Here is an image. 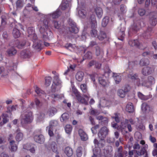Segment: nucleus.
<instances>
[{
    "mask_svg": "<svg viewBox=\"0 0 157 157\" xmlns=\"http://www.w3.org/2000/svg\"><path fill=\"white\" fill-rule=\"evenodd\" d=\"M21 123L22 124H27L32 122L33 119L32 113L29 110H24L21 115Z\"/></svg>",
    "mask_w": 157,
    "mask_h": 157,
    "instance_id": "nucleus-1",
    "label": "nucleus"
},
{
    "mask_svg": "<svg viewBox=\"0 0 157 157\" xmlns=\"http://www.w3.org/2000/svg\"><path fill=\"white\" fill-rule=\"evenodd\" d=\"M48 21L46 19L44 20L43 25L40 26L39 29V31L41 37L44 40H47L49 39L48 31H49L50 33H51L50 31L48 30Z\"/></svg>",
    "mask_w": 157,
    "mask_h": 157,
    "instance_id": "nucleus-2",
    "label": "nucleus"
},
{
    "mask_svg": "<svg viewBox=\"0 0 157 157\" xmlns=\"http://www.w3.org/2000/svg\"><path fill=\"white\" fill-rule=\"evenodd\" d=\"M72 92L75 95L76 98L79 102L85 105H87L89 97L86 95H84V97L81 96L80 93L78 91L77 89L73 87H72Z\"/></svg>",
    "mask_w": 157,
    "mask_h": 157,
    "instance_id": "nucleus-3",
    "label": "nucleus"
},
{
    "mask_svg": "<svg viewBox=\"0 0 157 157\" xmlns=\"http://www.w3.org/2000/svg\"><path fill=\"white\" fill-rule=\"evenodd\" d=\"M61 82L59 79V75H56L54 77L53 84L52 86L51 91L55 92L61 88Z\"/></svg>",
    "mask_w": 157,
    "mask_h": 157,
    "instance_id": "nucleus-4",
    "label": "nucleus"
},
{
    "mask_svg": "<svg viewBox=\"0 0 157 157\" xmlns=\"http://www.w3.org/2000/svg\"><path fill=\"white\" fill-rule=\"evenodd\" d=\"M109 129L106 126H103L99 130L98 136V137L101 139V140H105V139L108 135L109 132Z\"/></svg>",
    "mask_w": 157,
    "mask_h": 157,
    "instance_id": "nucleus-5",
    "label": "nucleus"
},
{
    "mask_svg": "<svg viewBox=\"0 0 157 157\" xmlns=\"http://www.w3.org/2000/svg\"><path fill=\"white\" fill-rule=\"evenodd\" d=\"M146 152V150L144 147H143L140 150H133L130 151L128 152V154L130 156L134 155V157H138L139 156H141L143 155Z\"/></svg>",
    "mask_w": 157,
    "mask_h": 157,
    "instance_id": "nucleus-6",
    "label": "nucleus"
},
{
    "mask_svg": "<svg viewBox=\"0 0 157 157\" xmlns=\"http://www.w3.org/2000/svg\"><path fill=\"white\" fill-rule=\"evenodd\" d=\"M68 23L70 26L69 28V31L75 34L78 33V30L74 21L72 19L69 18L68 20Z\"/></svg>",
    "mask_w": 157,
    "mask_h": 157,
    "instance_id": "nucleus-7",
    "label": "nucleus"
},
{
    "mask_svg": "<svg viewBox=\"0 0 157 157\" xmlns=\"http://www.w3.org/2000/svg\"><path fill=\"white\" fill-rule=\"evenodd\" d=\"M125 29V26L124 25H121L118 27V38L119 40L123 41L124 38L125 34L124 32Z\"/></svg>",
    "mask_w": 157,
    "mask_h": 157,
    "instance_id": "nucleus-8",
    "label": "nucleus"
},
{
    "mask_svg": "<svg viewBox=\"0 0 157 157\" xmlns=\"http://www.w3.org/2000/svg\"><path fill=\"white\" fill-rule=\"evenodd\" d=\"M32 56V52L29 49H24L20 52L21 57L23 59L29 58Z\"/></svg>",
    "mask_w": 157,
    "mask_h": 157,
    "instance_id": "nucleus-9",
    "label": "nucleus"
},
{
    "mask_svg": "<svg viewBox=\"0 0 157 157\" xmlns=\"http://www.w3.org/2000/svg\"><path fill=\"white\" fill-rule=\"evenodd\" d=\"M157 14L156 13H152L150 15L149 23L152 26L156 25L157 21Z\"/></svg>",
    "mask_w": 157,
    "mask_h": 157,
    "instance_id": "nucleus-10",
    "label": "nucleus"
},
{
    "mask_svg": "<svg viewBox=\"0 0 157 157\" xmlns=\"http://www.w3.org/2000/svg\"><path fill=\"white\" fill-rule=\"evenodd\" d=\"M96 118L97 119L100 121L99 124L102 126L106 125L108 123V119L106 117L100 115L96 117Z\"/></svg>",
    "mask_w": 157,
    "mask_h": 157,
    "instance_id": "nucleus-11",
    "label": "nucleus"
},
{
    "mask_svg": "<svg viewBox=\"0 0 157 157\" xmlns=\"http://www.w3.org/2000/svg\"><path fill=\"white\" fill-rule=\"evenodd\" d=\"M128 77L130 78L134 83L139 86L140 84V79L138 78V75L136 73L134 74H130L128 75Z\"/></svg>",
    "mask_w": 157,
    "mask_h": 157,
    "instance_id": "nucleus-12",
    "label": "nucleus"
},
{
    "mask_svg": "<svg viewBox=\"0 0 157 157\" xmlns=\"http://www.w3.org/2000/svg\"><path fill=\"white\" fill-rule=\"evenodd\" d=\"M7 56L10 57L14 56L17 53V51L15 48L12 46L8 48L6 51Z\"/></svg>",
    "mask_w": 157,
    "mask_h": 157,
    "instance_id": "nucleus-13",
    "label": "nucleus"
},
{
    "mask_svg": "<svg viewBox=\"0 0 157 157\" xmlns=\"http://www.w3.org/2000/svg\"><path fill=\"white\" fill-rule=\"evenodd\" d=\"M28 36L31 38H33V40H36L37 39L36 35L35 34L34 29L33 28H29L27 30Z\"/></svg>",
    "mask_w": 157,
    "mask_h": 157,
    "instance_id": "nucleus-14",
    "label": "nucleus"
},
{
    "mask_svg": "<svg viewBox=\"0 0 157 157\" xmlns=\"http://www.w3.org/2000/svg\"><path fill=\"white\" fill-rule=\"evenodd\" d=\"M33 48L38 51L41 49V45L40 41L36 40H33Z\"/></svg>",
    "mask_w": 157,
    "mask_h": 157,
    "instance_id": "nucleus-15",
    "label": "nucleus"
},
{
    "mask_svg": "<svg viewBox=\"0 0 157 157\" xmlns=\"http://www.w3.org/2000/svg\"><path fill=\"white\" fill-rule=\"evenodd\" d=\"M34 139L35 142L40 144L44 143L45 140L44 136L41 134L35 135L34 137Z\"/></svg>",
    "mask_w": 157,
    "mask_h": 157,
    "instance_id": "nucleus-16",
    "label": "nucleus"
},
{
    "mask_svg": "<svg viewBox=\"0 0 157 157\" xmlns=\"http://www.w3.org/2000/svg\"><path fill=\"white\" fill-rule=\"evenodd\" d=\"M33 10L32 5L29 3L27 4L23 11L24 15L25 16L28 14L29 12Z\"/></svg>",
    "mask_w": 157,
    "mask_h": 157,
    "instance_id": "nucleus-17",
    "label": "nucleus"
},
{
    "mask_svg": "<svg viewBox=\"0 0 157 157\" xmlns=\"http://www.w3.org/2000/svg\"><path fill=\"white\" fill-rule=\"evenodd\" d=\"M16 10H20L24 6L25 3L24 0H17L16 2Z\"/></svg>",
    "mask_w": 157,
    "mask_h": 157,
    "instance_id": "nucleus-18",
    "label": "nucleus"
},
{
    "mask_svg": "<svg viewBox=\"0 0 157 157\" xmlns=\"http://www.w3.org/2000/svg\"><path fill=\"white\" fill-rule=\"evenodd\" d=\"M51 97L52 99V101L55 102L56 101L62 98H63V95L62 94H58L56 93L52 94H51Z\"/></svg>",
    "mask_w": 157,
    "mask_h": 157,
    "instance_id": "nucleus-19",
    "label": "nucleus"
},
{
    "mask_svg": "<svg viewBox=\"0 0 157 157\" xmlns=\"http://www.w3.org/2000/svg\"><path fill=\"white\" fill-rule=\"evenodd\" d=\"M78 134L80 136L81 139L83 141H86L88 139V137L87 134L83 131L80 129L78 130Z\"/></svg>",
    "mask_w": 157,
    "mask_h": 157,
    "instance_id": "nucleus-20",
    "label": "nucleus"
},
{
    "mask_svg": "<svg viewBox=\"0 0 157 157\" xmlns=\"http://www.w3.org/2000/svg\"><path fill=\"white\" fill-rule=\"evenodd\" d=\"M48 147L50 148L53 152H55L57 154L58 153L57 151V145L55 142L52 141L50 143Z\"/></svg>",
    "mask_w": 157,
    "mask_h": 157,
    "instance_id": "nucleus-21",
    "label": "nucleus"
},
{
    "mask_svg": "<svg viewBox=\"0 0 157 157\" xmlns=\"http://www.w3.org/2000/svg\"><path fill=\"white\" fill-rule=\"evenodd\" d=\"M100 139L99 141H98L97 139H95L94 141V143L95 146L102 147L104 145L105 141L103 140L101 141V139Z\"/></svg>",
    "mask_w": 157,
    "mask_h": 157,
    "instance_id": "nucleus-22",
    "label": "nucleus"
},
{
    "mask_svg": "<svg viewBox=\"0 0 157 157\" xmlns=\"http://www.w3.org/2000/svg\"><path fill=\"white\" fill-rule=\"evenodd\" d=\"M84 75V73L83 72H78L75 75V78L78 81L81 82L83 79Z\"/></svg>",
    "mask_w": 157,
    "mask_h": 157,
    "instance_id": "nucleus-23",
    "label": "nucleus"
},
{
    "mask_svg": "<svg viewBox=\"0 0 157 157\" xmlns=\"http://www.w3.org/2000/svg\"><path fill=\"white\" fill-rule=\"evenodd\" d=\"M57 112V109L55 108L50 107L48 111V114L50 117H52Z\"/></svg>",
    "mask_w": 157,
    "mask_h": 157,
    "instance_id": "nucleus-24",
    "label": "nucleus"
},
{
    "mask_svg": "<svg viewBox=\"0 0 157 157\" xmlns=\"http://www.w3.org/2000/svg\"><path fill=\"white\" fill-rule=\"evenodd\" d=\"M101 150L99 147H95L93 149V155L92 157H100L101 156Z\"/></svg>",
    "mask_w": 157,
    "mask_h": 157,
    "instance_id": "nucleus-25",
    "label": "nucleus"
},
{
    "mask_svg": "<svg viewBox=\"0 0 157 157\" xmlns=\"http://www.w3.org/2000/svg\"><path fill=\"white\" fill-rule=\"evenodd\" d=\"M101 150L99 147H95L93 149V155L92 157H100L101 156Z\"/></svg>",
    "mask_w": 157,
    "mask_h": 157,
    "instance_id": "nucleus-26",
    "label": "nucleus"
},
{
    "mask_svg": "<svg viewBox=\"0 0 157 157\" xmlns=\"http://www.w3.org/2000/svg\"><path fill=\"white\" fill-rule=\"evenodd\" d=\"M90 20L92 29H96L97 27V22L94 15L91 16Z\"/></svg>",
    "mask_w": 157,
    "mask_h": 157,
    "instance_id": "nucleus-27",
    "label": "nucleus"
},
{
    "mask_svg": "<svg viewBox=\"0 0 157 157\" xmlns=\"http://www.w3.org/2000/svg\"><path fill=\"white\" fill-rule=\"evenodd\" d=\"M94 11L98 17L99 18H101L103 14L102 8L99 7H96L95 8Z\"/></svg>",
    "mask_w": 157,
    "mask_h": 157,
    "instance_id": "nucleus-28",
    "label": "nucleus"
},
{
    "mask_svg": "<svg viewBox=\"0 0 157 157\" xmlns=\"http://www.w3.org/2000/svg\"><path fill=\"white\" fill-rule=\"evenodd\" d=\"M151 68L149 67H144L142 70V72L144 75H148L151 73Z\"/></svg>",
    "mask_w": 157,
    "mask_h": 157,
    "instance_id": "nucleus-29",
    "label": "nucleus"
},
{
    "mask_svg": "<svg viewBox=\"0 0 157 157\" xmlns=\"http://www.w3.org/2000/svg\"><path fill=\"white\" fill-rule=\"evenodd\" d=\"M17 134L16 136V139L17 141H19L22 139L23 137V134L20 132V130L19 129H18L16 131Z\"/></svg>",
    "mask_w": 157,
    "mask_h": 157,
    "instance_id": "nucleus-30",
    "label": "nucleus"
},
{
    "mask_svg": "<svg viewBox=\"0 0 157 157\" xmlns=\"http://www.w3.org/2000/svg\"><path fill=\"white\" fill-rule=\"evenodd\" d=\"M64 152L67 156L71 157L73 153L72 149L69 147H67L65 149Z\"/></svg>",
    "mask_w": 157,
    "mask_h": 157,
    "instance_id": "nucleus-31",
    "label": "nucleus"
},
{
    "mask_svg": "<svg viewBox=\"0 0 157 157\" xmlns=\"http://www.w3.org/2000/svg\"><path fill=\"white\" fill-rule=\"evenodd\" d=\"M78 13L79 16L82 18H84L86 16V12L84 9L79 8V7L77 8Z\"/></svg>",
    "mask_w": 157,
    "mask_h": 157,
    "instance_id": "nucleus-32",
    "label": "nucleus"
},
{
    "mask_svg": "<svg viewBox=\"0 0 157 157\" xmlns=\"http://www.w3.org/2000/svg\"><path fill=\"white\" fill-rule=\"evenodd\" d=\"M149 60L147 59L142 58L140 61L139 64L140 66L148 65L149 64Z\"/></svg>",
    "mask_w": 157,
    "mask_h": 157,
    "instance_id": "nucleus-33",
    "label": "nucleus"
},
{
    "mask_svg": "<svg viewBox=\"0 0 157 157\" xmlns=\"http://www.w3.org/2000/svg\"><path fill=\"white\" fill-rule=\"evenodd\" d=\"M9 63L8 65H7L8 69L10 71L14 70L16 68V64L11 61Z\"/></svg>",
    "mask_w": 157,
    "mask_h": 157,
    "instance_id": "nucleus-34",
    "label": "nucleus"
},
{
    "mask_svg": "<svg viewBox=\"0 0 157 157\" xmlns=\"http://www.w3.org/2000/svg\"><path fill=\"white\" fill-rule=\"evenodd\" d=\"M126 110L129 113H132L134 110V109L132 104L129 103L126 106Z\"/></svg>",
    "mask_w": 157,
    "mask_h": 157,
    "instance_id": "nucleus-35",
    "label": "nucleus"
},
{
    "mask_svg": "<svg viewBox=\"0 0 157 157\" xmlns=\"http://www.w3.org/2000/svg\"><path fill=\"white\" fill-rule=\"evenodd\" d=\"M113 77L114 78V80L116 84H119L121 81V78L120 75H118L117 74L113 73Z\"/></svg>",
    "mask_w": 157,
    "mask_h": 157,
    "instance_id": "nucleus-36",
    "label": "nucleus"
},
{
    "mask_svg": "<svg viewBox=\"0 0 157 157\" xmlns=\"http://www.w3.org/2000/svg\"><path fill=\"white\" fill-rule=\"evenodd\" d=\"M95 54L97 56L99 55L102 56L103 54V52L102 49L98 45L95 47Z\"/></svg>",
    "mask_w": 157,
    "mask_h": 157,
    "instance_id": "nucleus-37",
    "label": "nucleus"
},
{
    "mask_svg": "<svg viewBox=\"0 0 157 157\" xmlns=\"http://www.w3.org/2000/svg\"><path fill=\"white\" fill-rule=\"evenodd\" d=\"M16 46L18 48H22L25 46L26 44V41L25 40L19 41H17L15 43Z\"/></svg>",
    "mask_w": 157,
    "mask_h": 157,
    "instance_id": "nucleus-38",
    "label": "nucleus"
},
{
    "mask_svg": "<svg viewBox=\"0 0 157 157\" xmlns=\"http://www.w3.org/2000/svg\"><path fill=\"white\" fill-rule=\"evenodd\" d=\"M128 44L131 46L138 47L139 45V42L137 40H131L129 41Z\"/></svg>",
    "mask_w": 157,
    "mask_h": 157,
    "instance_id": "nucleus-39",
    "label": "nucleus"
},
{
    "mask_svg": "<svg viewBox=\"0 0 157 157\" xmlns=\"http://www.w3.org/2000/svg\"><path fill=\"white\" fill-rule=\"evenodd\" d=\"M69 116L67 113H64L61 116L60 118L61 122H66L69 118Z\"/></svg>",
    "mask_w": 157,
    "mask_h": 157,
    "instance_id": "nucleus-40",
    "label": "nucleus"
},
{
    "mask_svg": "<svg viewBox=\"0 0 157 157\" xmlns=\"http://www.w3.org/2000/svg\"><path fill=\"white\" fill-rule=\"evenodd\" d=\"M12 34L13 37L15 38H18L20 36L19 31L16 28L13 29Z\"/></svg>",
    "mask_w": 157,
    "mask_h": 157,
    "instance_id": "nucleus-41",
    "label": "nucleus"
},
{
    "mask_svg": "<svg viewBox=\"0 0 157 157\" xmlns=\"http://www.w3.org/2000/svg\"><path fill=\"white\" fill-rule=\"evenodd\" d=\"M106 35L105 33L103 31H100L99 34L98 36V38L101 40H103L106 38Z\"/></svg>",
    "mask_w": 157,
    "mask_h": 157,
    "instance_id": "nucleus-42",
    "label": "nucleus"
},
{
    "mask_svg": "<svg viewBox=\"0 0 157 157\" xmlns=\"http://www.w3.org/2000/svg\"><path fill=\"white\" fill-rule=\"evenodd\" d=\"M10 144L11 146V151H16L17 149V146L15 144V141L13 140L10 141Z\"/></svg>",
    "mask_w": 157,
    "mask_h": 157,
    "instance_id": "nucleus-43",
    "label": "nucleus"
},
{
    "mask_svg": "<svg viewBox=\"0 0 157 157\" xmlns=\"http://www.w3.org/2000/svg\"><path fill=\"white\" fill-rule=\"evenodd\" d=\"M141 109L143 112H146L149 110V107L146 103H144L142 105Z\"/></svg>",
    "mask_w": 157,
    "mask_h": 157,
    "instance_id": "nucleus-44",
    "label": "nucleus"
},
{
    "mask_svg": "<svg viewBox=\"0 0 157 157\" xmlns=\"http://www.w3.org/2000/svg\"><path fill=\"white\" fill-rule=\"evenodd\" d=\"M109 21V18L108 17H105L102 20L101 25L104 27L106 26Z\"/></svg>",
    "mask_w": 157,
    "mask_h": 157,
    "instance_id": "nucleus-45",
    "label": "nucleus"
},
{
    "mask_svg": "<svg viewBox=\"0 0 157 157\" xmlns=\"http://www.w3.org/2000/svg\"><path fill=\"white\" fill-rule=\"evenodd\" d=\"M58 124V122L57 121L52 120L50 122L49 125L47 127H48V128H52L56 126Z\"/></svg>",
    "mask_w": 157,
    "mask_h": 157,
    "instance_id": "nucleus-46",
    "label": "nucleus"
},
{
    "mask_svg": "<svg viewBox=\"0 0 157 157\" xmlns=\"http://www.w3.org/2000/svg\"><path fill=\"white\" fill-rule=\"evenodd\" d=\"M61 12L59 10H57L54 12L52 15L53 18H56L58 17L61 15Z\"/></svg>",
    "mask_w": 157,
    "mask_h": 157,
    "instance_id": "nucleus-47",
    "label": "nucleus"
},
{
    "mask_svg": "<svg viewBox=\"0 0 157 157\" xmlns=\"http://www.w3.org/2000/svg\"><path fill=\"white\" fill-rule=\"evenodd\" d=\"M92 57V55L91 52L88 51L86 53L83 57V60L87 59H91Z\"/></svg>",
    "mask_w": 157,
    "mask_h": 157,
    "instance_id": "nucleus-48",
    "label": "nucleus"
},
{
    "mask_svg": "<svg viewBox=\"0 0 157 157\" xmlns=\"http://www.w3.org/2000/svg\"><path fill=\"white\" fill-rule=\"evenodd\" d=\"M125 94L123 90L121 89H119L117 91L118 95L121 98H124L125 97Z\"/></svg>",
    "mask_w": 157,
    "mask_h": 157,
    "instance_id": "nucleus-49",
    "label": "nucleus"
},
{
    "mask_svg": "<svg viewBox=\"0 0 157 157\" xmlns=\"http://www.w3.org/2000/svg\"><path fill=\"white\" fill-rule=\"evenodd\" d=\"M35 92L39 96H41V94H44V92L41 90L40 88H39L37 86H35Z\"/></svg>",
    "mask_w": 157,
    "mask_h": 157,
    "instance_id": "nucleus-50",
    "label": "nucleus"
},
{
    "mask_svg": "<svg viewBox=\"0 0 157 157\" xmlns=\"http://www.w3.org/2000/svg\"><path fill=\"white\" fill-rule=\"evenodd\" d=\"M52 78L51 77H48L45 78V84L46 86H49L51 83Z\"/></svg>",
    "mask_w": 157,
    "mask_h": 157,
    "instance_id": "nucleus-51",
    "label": "nucleus"
},
{
    "mask_svg": "<svg viewBox=\"0 0 157 157\" xmlns=\"http://www.w3.org/2000/svg\"><path fill=\"white\" fill-rule=\"evenodd\" d=\"M107 101L105 100H101L100 101V103L98 105V107H100L101 106L102 107H105L108 106V105L106 104Z\"/></svg>",
    "mask_w": 157,
    "mask_h": 157,
    "instance_id": "nucleus-52",
    "label": "nucleus"
},
{
    "mask_svg": "<svg viewBox=\"0 0 157 157\" xmlns=\"http://www.w3.org/2000/svg\"><path fill=\"white\" fill-rule=\"evenodd\" d=\"M82 148L81 147H78L76 150V155L78 157H81L82 154Z\"/></svg>",
    "mask_w": 157,
    "mask_h": 157,
    "instance_id": "nucleus-53",
    "label": "nucleus"
},
{
    "mask_svg": "<svg viewBox=\"0 0 157 157\" xmlns=\"http://www.w3.org/2000/svg\"><path fill=\"white\" fill-rule=\"evenodd\" d=\"M149 85H151L155 82V79L151 76H149L148 78V82Z\"/></svg>",
    "mask_w": 157,
    "mask_h": 157,
    "instance_id": "nucleus-54",
    "label": "nucleus"
},
{
    "mask_svg": "<svg viewBox=\"0 0 157 157\" xmlns=\"http://www.w3.org/2000/svg\"><path fill=\"white\" fill-rule=\"evenodd\" d=\"M138 97L142 100H146L148 99L147 97L144 95L140 92L138 93Z\"/></svg>",
    "mask_w": 157,
    "mask_h": 157,
    "instance_id": "nucleus-55",
    "label": "nucleus"
},
{
    "mask_svg": "<svg viewBox=\"0 0 157 157\" xmlns=\"http://www.w3.org/2000/svg\"><path fill=\"white\" fill-rule=\"evenodd\" d=\"M99 82L100 84L104 86H105L107 84L106 81L102 77L99 78Z\"/></svg>",
    "mask_w": 157,
    "mask_h": 157,
    "instance_id": "nucleus-56",
    "label": "nucleus"
},
{
    "mask_svg": "<svg viewBox=\"0 0 157 157\" xmlns=\"http://www.w3.org/2000/svg\"><path fill=\"white\" fill-rule=\"evenodd\" d=\"M72 130L71 126L70 125H67L65 127V130L67 133L69 134Z\"/></svg>",
    "mask_w": 157,
    "mask_h": 157,
    "instance_id": "nucleus-57",
    "label": "nucleus"
},
{
    "mask_svg": "<svg viewBox=\"0 0 157 157\" xmlns=\"http://www.w3.org/2000/svg\"><path fill=\"white\" fill-rule=\"evenodd\" d=\"M16 109L15 106L13 105L11 107H8L7 108V112L9 113L10 115H11V112L12 111L15 110Z\"/></svg>",
    "mask_w": 157,
    "mask_h": 157,
    "instance_id": "nucleus-58",
    "label": "nucleus"
},
{
    "mask_svg": "<svg viewBox=\"0 0 157 157\" xmlns=\"http://www.w3.org/2000/svg\"><path fill=\"white\" fill-rule=\"evenodd\" d=\"M90 31V34L91 36L93 37H96L97 35V31L95 29H92Z\"/></svg>",
    "mask_w": 157,
    "mask_h": 157,
    "instance_id": "nucleus-59",
    "label": "nucleus"
},
{
    "mask_svg": "<svg viewBox=\"0 0 157 157\" xmlns=\"http://www.w3.org/2000/svg\"><path fill=\"white\" fill-rule=\"evenodd\" d=\"M69 4L68 2L67 1L66 2H63L61 5L62 9L64 10L65 9L69 6Z\"/></svg>",
    "mask_w": 157,
    "mask_h": 157,
    "instance_id": "nucleus-60",
    "label": "nucleus"
},
{
    "mask_svg": "<svg viewBox=\"0 0 157 157\" xmlns=\"http://www.w3.org/2000/svg\"><path fill=\"white\" fill-rule=\"evenodd\" d=\"M80 88L82 92L86 93L87 91L86 85L85 84H82L81 85Z\"/></svg>",
    "mask_w": 157,
    "mask_h": 157,
    "instance_id": "nucleus-61",
    "label": "nucleus"
},
{
    "mask_svg": "<svg viewBox=\"0 0 157 157\" xmlns=\"http://www.w3.org/2000/svg\"><path fill=\"white\" fill-rule=\"evenodd\" d=\"M152 28L151 27H148L145 33V36H150L151 33L152 31Z\"/></svg>",
    "mask_w": 157,
    "mask_h": 157,
    "instance_id": "nucleus-62",
    "label": "nucleus"
},
{
    "mask_svg": "<svg viewBox=\"0 0 157 157\" xmlns=\"http://www.w3.org/2000/svg\"><path fill=\"white\" fill-rule=\"evenodd\" d=\"M34 145V144H27L25 145L24 147V148L27 149L28 150H30V149L31 148V147H33Z\"/></svg>",
    "mask_w": 157,
    "mask_h": 157,
    "instance_id": "nucleus-63",
    "label": "nucleus"
},
{
    "mask_svg": "<svg viewBox=\"0 0 157 157\" xmlns=\"http://www.w3.org/2000/svg\"><path fill=\"white\" fill-rule=\"evenodd\" d=\"M138 14L141 16H144L145 13V11L143 9H139L138 10Z\"/></svg>",
    "mask_w": 157,
    "mask_h": 157,
    "instance_id": "nucleus-64",
    "label": "nucleus"
}]
</instances>
